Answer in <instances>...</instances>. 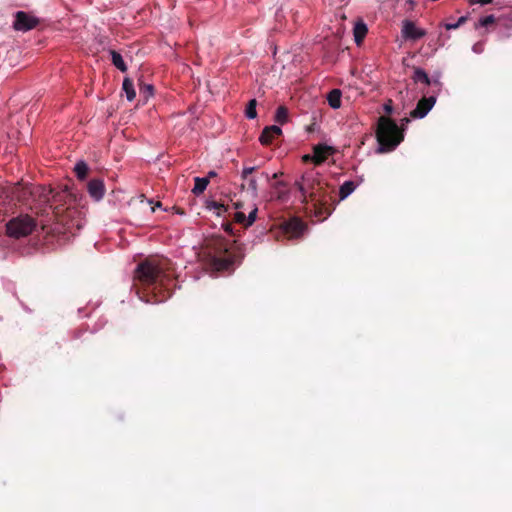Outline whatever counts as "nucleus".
Segmentation results:
<instances>
[{
  "mask_svg": "<svg viewBox=\"0 0 512 512\" xmlns=\"http://www.w3.org/2000/svg\"><path fill=\"white\" fill-rule=\"evenodd\" d=\"M134 288L146 303H159L171 296L175 286L172 262L164 257H150L137 265Z\"/></svg>",
  "mask_w": 512,
  "mask_h": 512,
  "instance_id": "1",
  "label": "nucleus"
},
{
  "mask_svg": "<svg viewBox=\"0 0 512 512\" xmlns=\"http://www.w3.org/2000/svg\"><path fill=\"white\" fill-rule=\"evenodd\" d=\"M301 193L304 203H311L316 216L326 219L333 210V196L328 190V184L314 170L305 172L294 184Z\"/></svg>",
  "mask_w": 512,
  "mask_h": 512,
  "instance_id": "2",
  "label": "nucleus"
},
{
  "mask_svg": "<svg viewBox=\"0 0 512 512\" xmlns=\"http://www.w3.org/2000/svg\"><path fill=\"white\" fill-rule=\"evenodd\" d=\"M209 265L216 271H226L239 264L244 257L241 245L230 243L222 237H213L206 242Z\"/></svg>",
  "mask_w": 512,
  "mask_h": 512,
  "instance_id": "3",
  "label": "nucleus"
},
{
  "mask_svg": "<svg viewBox=\"0 0 512 512\" xmlns=\"http://www.w3.org/2000/svg\"><path fill=\"white\" fill-rule=\"evenodd\" d=\"M376 137L380 145L379 152L394 150L404 139L403 131L400 130L397 123L386 116H381L378 119Z\"/></svg>",
  "mask_w": 512,
  "mask_h": 512,
  "instance_id": "4",
  "label": "nucleus"
},
{
  "mask_svg": "<svg viewBox=\"0 0 512 512\" xmlns=\"http://www.w3.org/2000/svg\"><path fill=\"white\" fill-rule=\"evenodd\" d=\"M36 227V221L29 215H20L12 218L6 224L9 237L19 239L30 235Z\"/></svg>",
  "mask_w": 512,
  "mask_h": 512,
  "instance_id": "5",
  "label": "nucleus"
},
{
  "mask_svg": "<svg viewBox=\"0 0 512 512\" xmlns=\"http://www.w3.org/2000/svg\"><path fill=\"white\" fill-rule=\"evenodd\" d=\"M38 24L39 19L36 18L35 16L24 11H18L15 14L13 28L17 31L26 32L35 28Z\"/></svg>",
  "mask_w": 512,
  "mask_h": 512,
  "instance_id": "6",
  "label": "nucleus"
},
{
  "mask_svg": "<svg viewBox=\"0 0 512 512\" xmlns=\"http://www.w3.org/2000/svg\"><path fill=\"white\" fill-rule=\"evenodd\" d=\"M436 102V97L435 96H429V97H423L421 98L415 109H413L411 112H410V116L412 118H424L428 112L433 108L434 104Z\"/></svg>",
  "mask_w": 512,
  "mask_h": 512,
  "instance_id": "7",
  "label": "nucleus"
},
{
  "mask_svg": "<svg viewBox=\"0 0 512 512\" xmlns=\"http://www.w3.org/2000/svg\"><path fill=\"white\" fill-rule=\"evenodd\" d=\"M335 152L332 146L325 144H317L313 147L312 162L315 165H320L326 161V159Z\"/></svg>",
  "mask_w": 512,
  "mask_h": 512,
  "instance_id": "8",
  "label": "nucleus"
},
{
  "mask_svg": "<svg viewBox=\"0 0 512 512\" xmlns=\"http://www.w3.org/2000/svg\"><path fill=\"white\" fill-rule=\"evenodd\" d=\"M257 213H258V207L255 203H253L251 205V210L249 211V214L247 217L242 211H236L234 213L233 219L236 223L242 224L245 228H247V227L251 226L256 221Z\"/></svg>",
  "mask_w": 512,
  "mask_h": 512,
  "instance_id": "9",
  "label": "nucleus"
},
{
  "mask_svg": "<svg viewBox=\"0 0 512 512\" xmlns=\"http://www.w3.org/2000/svg\"><path fill=\"white\" fill-rule=\"evenodd\" d=\"M304 228V223L298 218H292L283 224L284 232L292 238L300 236Z\"/></svg>",
  "mask_w": 512,
  "mask_h": 512,
  "instance_id": "10",
  "label": "nucleus"
},
{
  "mask_svg": "<svg viewBox=\"0 0 512 512\" xmlns=\"http://www.w3.org/2000/svg\"><path fill=\"white\" fill-rule=\"evenodd\" d=\"M282 134V130L277 125L267 126L263 129L259 141L262 145H270L273 140Z\"/></svg>",
  "mask_w": 512,
  "mask_h": 512,
  "instance_id": "11",
  "label": "nucleus"
},
{
  "mask_svg": "<svg viewBox=\"0 0 512 512\" xmlns=\"http://www.w3.org/2000/svg\"><path fill=\"white\" fill-rule=\"evenodd\" d=\"M87 189L92 198L100 200L105 193L104 183L101 179H92L87 184Z\"/></svg>",
  "mask_w": 512,
  "mask_h": 512,
  "instance_id": "12",
  "label": "nucleus"
},
{
  "mask_svg": "<svg viewBox=\"0 0 512 512\" xmlns=\"http://www.w3.org/2000/svg\"><path fill=\"white\" fill-rule=\"evenodd\" d=\"M402 34L405 38L417 40L425 36L426 33L424 30L418 29L413 22L405 21Z\"/></svg>",
  "mask_w": 512,
  "mask_h": 512,
  "instance_id": "13",
  "label": "nucleus"
},
{
  "mask_svg": "<svg viewBox=\"0 0 512 512\" xmlns=\"http://www.w3.org/2000/svg\"><path fill=\"white\" fill-rule=\"evenodd\" d=\"M412 79L414 80V82H421V83H424L425 85L429 86L431 84H435V85H440V82L435 80V81H432L428 74L420 67H413V75H412Z\"/></svg>",
  "mask_w": 512,
  "mask_h": 512,
  "instance_id": "14",
  "label": "nucleus"
},
{
  "mask_svg": "<svg viewBox=\"0 0 512 512\" xmlns=\"http://www.w3.org/2000/svg\"><path fill=\"white\" fill-rule=\"evenodd\" d=\"M368 32L367 25L363 21H359L355 24L353 29L354 40L357 45H360Z\"/></svg>",
  "mask_w": 512,
  "mask_h": 512,
  "instance_id": "15",
  "label": "nucleus"
},
{
  "mask_svg": "<svg viewBox=\"0 0 512 512\" xmlns=\"http://www.w3.org/2000/svg\"><path fill=\"white\" fill-rule=\"evenodd\" d=\"M342 93L339 89H333L328 93L327 101L330 107L337 109L341 106Z\"/></svg>",
  "mask_w": 512,
  "mask_h": 512,
  "instance_id": "16",
  "label": "nucleus"
},
{
  "mask_svg": "<svg viewBox=\"0 0 512 512\" xmlns=\"http://www.w3.org/2000/svg\"><path fill=\"white\" fill-rule=\"evenodd\" d=\"M356 186L353 181H345L339 188L340 200L347 198L356 189Z\"/></svg>",
  "mask_w": 512,
  "mask_h": 512,
  "instance_id": "17",
  "label": "nucleus"
},
{
  "mask_svg": "<svg viewBox=\"0 0 512 512\" xmlns=\"http://www.w3.org/2000/svg\"><path fill=\"white\" fill-rule=\"evenodd\" d=\"M112 64L119 69L121 72L127 71V66L121 56V54L115 50L110 51Z\"/></svg>",
  "mask_w": 512,
  "mask_h": 512,
  "instance_id": "18",
  "label": "nucleus"
},
{
  "mask_svg": "<svg viewBox=\"0 0 512 512\" xmlns=\"http://www.w3.org/2000/svg\"><path fill=\"white\" fill-rule=\"evenodd\" d=\"M122 89L126 93V97L129 101H133L136 96L133 81L130 78L123 80Z\"/></svg>",
  "mask_w": 512,
  "mask_h": 512,
  "instance_id": "19",
  "label": "nucleus"
},
{
  "mask_svg": "<svg viewBox=\"0 0 512 512\" xmlns=\"http://www.w3.org/2000/svg\"><path fill=\"white\" fill-rule=\"evenodd\" d=\"M289 113L288 109L285 106H279L276 110L274 120L280 125H283L288 122Z\"/></svg>",
  "mask_w": 512,
  "mask_h": 512,
  "instance_id": "20",
  "label": "nucleus"
},
{
  "mask_svg": "<svg viewBox=\"0 0 512 512\" xmlns=\"http://www.w3.org/2000/svg\"><path fill=\"white\" fill-rule=\"evenodd\" d=\"M208 184H209V180L207 178L196 177L195 185H194L192 192L195 195H199L205 191Z\"/></svg>",
  "mask_w": 512,
  "mask_h": 512,
  "instance_id": "21",
  "label": "nucleus"
},
{
  "mask_svg": "<svg viewBox=\"0 0 512 512\" xmlns=\"http://www.w3.org/2000/svg\"><path fill=\"white\" fill-rule=\"evenodd\" d=\"M74 171L80 180H84L87 177L89 168L85 162L80 161L75 165Z\"/></svg>",
  "mask_w": 512,
  "mask_h": 512,
  "instance_id": "22",
  "label": "nucleus"
},
{
  "mask_svg": "<svg viewBox=\"0 0 512 512\" xmlns=\"http://www.w3.org/2000/svg\"><path fill=\"white\" fill-rule=\"evenodd\" d=\"M256 106H257V101H256V99H251V100L248 102L247 107H246V109H245V116H246L248 119H254V118H256V116H257Z\"/></svg>",
  "mask_w": 512,
  "mask_h": 512,
  "instance_id": "23",
  "label": "nucleus"
},
{
  "mask_svg": "<svg viewBox=\"0 0 512 512\" xmlns=\"http://www.w3.org/2000/svg\"><path fill=\"white\" fill-rule=\"evenodd\" d=\"M248 181V190L250 191L251 193V196L253 199H256L258 197V185H257V180L252 177V178H249L246 179Z\"/></svg>",
  "mask_w": 512,
  "mask_h": 512,
  "instance_id": "24",
  "label": "nucleus"
},
{
  "mask_svg": "<svg viewBox=\"0 0 512 512\" xmlns=\"http://www.w3.org/2000/svg\"><path fill=\"white\" fill-rule=\"evenodd\" d=\"M154 87L151 84H141L140 85V95L143 96L144 99H148L153 95Z\"/></svg>",
  "mask_w": 512,
  "mask_h": 512,
  "instance_id": "25",
  "label": "nucleus"
},
{
  "mask_svg": "<svg viewBox=\"0 0 512 512\" xmlns=\"http://www.w3.org/2000/svg\"><path fill=\"white\" fill-rule=\"evenodd\" d=\"M495 22H496V18L493 15H488V16L481 18L479 20L478 24H476V27L477 26L487 27L489 25L494 24Z\"/></svg>",
  "mask_w": 512,
  "mask_h": 512,
  "instance_id": "26",
  "label": "nucleus"
},
{
  "mask_svg": "<svg viewBox=\"0 0 512 512\" xmlns=\"http://www.w3.org/2000/svg\"><path fill=\"white\" fill-rule=\"evenodd\" d=\"M211 207L215 209L218 216H220L222 213H225L228 211V207L224 204L212 202Z\"/></svg>",
  "mask_w": 512,
  "mask_h": 512,
  "instance_id": "27",
  "label": "nucleus"
},
{
  "mask_svg": "<svg viewBox=\"0 0 512 512\" xmlns=\"http://www.w3.org/2000/svg\"><path fill=\"white\" fill-rule=\"evenodd\" d=\"M256 170V167H244L241 173V177L243 180L248 179L249 175L252 174Z\"/></svg>",
  "mask_w": 512,
  "mask_h": 512,
  "instance_id": "28",
  "label": "nucleus"
},
{
  "mask_svg": "<svg viewBox=\"0 0 512 512\" xmlns=\"http://www.w3.org/2000/svg\"><path fill=\"white\" fill-rule=\"evenodd\" d=\"M232 201V206L235 210L237 211H240L241 209H244L245 208V204L243 201H240V200H237V201Z\"/></svg>",
  "mask_w": 512,
  "mask_h": 512,
  "instance_id": "29",
  "label": "nucleus"
},
{
  "mask_svg": "<svg viewBox=\"0 0 512 512\" xmlns=\"http://www.w3.org/2000/svg\"><path fill=\"white\" fill-rule=\"evenodd\" d=\"M384 111L386 114H392L393 112V106H392V100L389 99L383 106Z\"/></svg>",
  "mask_w": 512,
  "mask_h": 512,
  "instance_id": "30",
  "label": "nucleus"
},
{
  "mask_svg": "<svg viewBox=\"0 0 512 512\" xmlns=\"http://www.w3.org/2000/svg\"><path fill=\"white\" fill-rule=\"evenodd\" d=\"M222 226H223L225 232H227L229 234H233V226L230 222L224 223Z\"/></svg>",
  "mask_w": 512,
  "mask_h": 512,
  "instance_id": "31",
  "label": "nucleus"
},
{
  "mask_svg": "<svg viewBox=\"0 0 512 512\" xmlns=\"http://www.w3.org/2000/svg\"><path fill=\"white\" fill-rule=\"evenodd\" d=\"M41 189H42V194H43V195H44V197H45V200H44V201H45V202H49V200H50V199H49V196H48V195L52 193V190H51V189H49V190L47 191L45 188H41Z\"/></svg>",
  "mask_w": 512,
  "mask_h": 512,
  "instance_id": "32",
  "label": "nucleus"
},
{
  "mask_svg": "<svg viewBox=\"0 0 512 512\" xmlns=\"http://www.w3.org/2000/svg\"><path fill=\"white\" fill-rule=\"evenodd\" d=\"M444 26H445V28H446L447 30H453V29H457L458 27H460V26L457 24V22H456V23H453V24H452V23H446Z\"/></svg>",
  "mask_w": 512,
  "mask_h": 512,
  "instance_id": "33",
  "label": "nucleus"
},
{
  "mask_svg": "<svg viewBox=\"0 0 512 512\" xmlns=\"http://www.w3.org/2000/svg\"><path fill=\"white\" fill-rule=\"evenodd\" d=\"M468 20V16H461L458 21H457V24L459 26H461L462 24H464L466 21Z\"/></svg>",
  "mask_w": 512,
  "mask_h": 512,
  "instance_id": "34",
  "label": "nucleus"
},
{
  "mask_svg": "<svg viewBox=\"0 0 512 512\" xmlns=\"http://www.w3.org/2000/svg\"><path fill=\"white\" fill-rule=\"evenodd\" d=\"M312 157H313V154L312 155L306 154V155L303 156L302 159H303L304 162H308V161H312Z\"/></svg>",
  "mask_w": 512,
  "mask_h": 512,
  "instance_id": "35",
  "label": "nucleus"
},
{
  "mask_svg": "<svg viewBox=\"0 0 512 512\" xmlns=\"http://www.w3.org/2000/svg\"><path fill=\"white\" fill-rule=\"evenodd\" d=\"M494 0H478V3L481 5L491 4Z\"/></svg>",
  "mask_w": 512,
  "mask_h": 512,
  "instance_id": "36",
  "label": "nucleus"
},
{
  "mask_svg": "<svg viewBox=\"0 0 512 512\" xmlns=\"http://www.w3.org/2000/svg\"><path fill=\"white\" fill-rule=\"evenodd\" d=\"M280 186H285V183L283 181H279L275 184V188H278Z\"/></svg>",
  "mask_w": 512,
  "mask_h": 512,
  "instance_id": "37",
  "label": "nucleus"
},
{
  "mask_svg": "<svg viewBox=\"0 0 512 512\" xmlns=\"http://www.w3.org/2000/svg\"><path fill=\"white\" fill-rule=\"evenodd\" d=\"M469 4L474 5L478 3V0H468Z\"/></svg>",
  "mask_w": 512,
  "mask_h": 512,
  "instance_id": "38",
  "label": "nucleus"
},
{
  "mask_svg": "<svg viewBox=\"0 0 512 512\" xmlns=\"http://www.w3.org/2000/svg\"><path fill=\"white\" fill-rule=\"evenodd\" d=\"M407 123H409V119L408 118L402 119V125L407 124Z\"/></svg>",
  "mask_w": 512,
  "mask_h": 512,
  "instance_id": "39",
  "label": "nucleus"
},
{
  "mask_svg": "<svg viewBox=\"0 0 512 512\" xmlns=\"http://www.w3.org/2000/svg\"><path fill=\"white\" fill-rule=\"evenodd\" d=\"M215 175H216V173H215L214 171H210V172H209V176H210V177H213V176H215Z\"/></svg>",
  "mask_w": 512,
  "mask_h": 512,
  "instance_id": "40",
  "label": "nucleus"
},
{
  "mask_svg": "<svg viewBox=\"0 0 512 512\" xmlns=\"http://www.w3.org/2000/svg\"><path fill=\"white\" fill-rule=\"evenodd\" d=\"M278 177V173H274L272 178H277Z\"/></svg>",
  "mask_w": 512,
  "mask_h": 512,
  "instance_id": "41",
  "label": "nucleus"
},
{
  "mask_svg": "<svg viewBox=\"0 0 512 512\" xmlns=\"http://www.w3.org/2000/svg\"><path fill=\"white\" fill-rule=\"evenodd\" d=\"M156 206L160 207L161 206V202H157Z\"/></svg>",
  "mask_w": 512,
  "mask_h": 512,
  "instance_id": "42",
  "label": "nucleus"
}]
</instances>
